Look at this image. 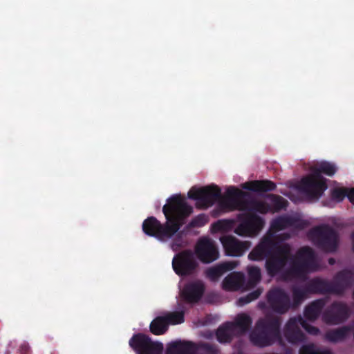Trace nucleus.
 <instances>
[{
	"label": "nucleus",
	"instance_id": "obj_3",
	"mask_svg": "<svg viewBox=\"0 0 354 354\" xmlns=\"http://www.w3.org/2000/svg\"><path fill=\"white\" fill-rule=\"evenodd\" d=\"M290 267L286 274L294 277H300L317 267L316 255L314 250L308 246L298 250L295 256L292 254Z\"/></svg>",
	"mask_w": 354,
	"mask_h": 354
},
{
	"label": "nucleus",
	"instance_id": "obj_36",
	"mask_svg": "<svg viewBox=\"0 0 354 354\" xmlns=\"http://www.w3.org/2000/svg\"><path fill=\"white\" fill-rule=\"evenodd\" d=\"M183 311H175L171 313H168L164 317H165L167 322H168V326L169 324L176 325L180 324L184 322L185 317H184Z\"/></svg>",
	"mask_w": 354,
	"mask_h": 354
},
{
	"label": "nucleus",
	"instance_id": "obj_34",
	"mask_svg": "<svg viewBox=\"0 0 354 354\" xmlns=\"http://www.w3.org/2000/svg\"><path fill=\"white\" fill-rule=\"evenodd\" d=\"M267 198L271 202V212H278L286 209L288 205V201L281 196L270 194L267 195Z\"/></svg>",
	"mask_w": 354,
	"mask_h": 354
},
{
	"label": "nucleus",
	"instance_id": "obj_35",
	"mask_svg": "<svg viewBox=\"0 0 354 354\" xmlns=\"http://www.w3.org/2000/svg\"><path fill=\"white\" fill-rule=\"evenodd\" d=\"M292 292L295 306L300 304L306 297L307 295L310 294L307 289V284L303 287L293 286Z\"/></svg>",
	"mask_w": 354,
	"mask_h": 354
},
{
	"label": "nucleus",
	"instance_id": "obj_25",
	"mask_svg": "<svg viewBox=\"0 0 354 354\" xmlns=\"http://www.w3.org/2000/svg\"><path fill=\"white\" fill-rule=\"evenodd\" d=\"M242 187L249 191L261 193L273 191L276 189L277 185L271 180H261L247 182L242 185Z\"/></svg>",
	"mask_w": 354,
	"mask_h": 354
},
{
	"label": "nucleus",
	"instance_id": "obj_46",
	"mask_svg": "<svg viewBox=\"0 0 354 354\" xmlns=\"http://www.w3.org/2000/svg\"><path fill=\"white\" fill-rule=\"evenodd\" d=\"M347 197L350 202L354 205V187L351 189L347 193Z\"/></svg>",
	"mask_w": 354,
	"mask_h": 354
},
{
	"label": "nucleus",
	"instance_id": "obj_33",
	"mask_svg": "<svg viewBox=\"0 0 354 354\" xmlns=\"http://www.w3.org/2000/svg\"><path fill=\"white\" fill-rule=\"evenodd\" d=\"M350 328L348 326H342L336 329L329 330L326 334V338L331 342H337L346 339Z\"/></svg>",
	"mask_w": 354,
	"mask_h": 354
},
{
	"label": "nucleus",
	"instance_id": "obj_27",
	"mask_svg": "<svg viewBox=\"0 0 354 354\" xmlns=\"http://www.w3.org/2000/svg\"><path fill=\"white\" fill-rule=\"evenodd\" d=\"M324 304L325 302L322 299H317L313 301L306 306L304 311V317L310 321L313 322L316 320L320 315Z\"/></svg>",
	"mask_w": 354,
	"mask_h": 354
},
{
	"label": "nucleus",
	"instance_id": "obj_41",
	"mask_svg": "<svg viewBox=\"0 0 354 354\" xmlns=\"http://www.w3.org/2000/svg\"><path fill=\"white\" fill-rule=\"evenodd\" d=\"M172 237H174L170 246L171 248L176 252L185 246L183 232H177Z\"/></svg>",
	"mask_w": 354,
	"mask_h": 354
},
{
	"label": "nucleus",
	"instance_id": "obj_13",
	"mask_svg": "<svg viewBox=\"0 0 354 354\" xmlns=\"http://www.w3.org/2000/svg\"><path fill=\"white\" fill-rule=\"evenodd\" d=\"M270 308L279 314H284L290 308V299L284 290L280 288H271L266 295Z\"/></svg>",
	"mask_w": 354,
	"mask_h": 354
},
{
	"label": "nucleus",
	"instance_id": "obj_47",
	"mask_svg": "<svg viewBox=\"0 0 354 354\" xmlns=\"http://www.w3.org/2000/svg\"><path fill=\"white\" fill-rule=\"evenodd\" d=\"M351 239H352V248L354 252V232L351 234Z\"/></svg>",
	"mask_w": 354,
	"mask_h": 354
},
{
	"label": "nucleus",
	"instance_id": "obj_15",
	"mask_svg": "<svg viewBox=\"0 0 354 354\" xmlns=\"http://www.w3.org/2000/svg\"><path fill=\"white\" fill-rule=\"evenodd\" d=\"M350 315L347 304L341 301H334L324 312L323 319L329 324H339L344 322Z\"/></svg>",
	"mask_w": 354,
	"mask_h": 354
},
{
	"label": "nucleus",
	"instance_id": "obj_29",
	"mask_svg": "<svg viewBox=\"0 0 354 354\" xmlns=\"http://www.w3.org/2000/svg\"><path fill=\"white\" fill-rule=\"evenodd\" d=\"M235 335L232 328L230 326V322L219 326L216 333V339L220 343H230Z\"/></svg>",
	"mask_w": 354,
	"mask_h": 354
},
{
	"label": "nucleus",
	"instance_id": "obj_31",
	"mask_svg": "<svg viewBox=\"0 0 354 354\" xmlns=\"http://www.w3.org/2000/svg\"><path fill=\"white\" fill-rule=\"evenodd\" d=\"M248 279L245 281V290L254 288L261 279V272L259 268L250 266L248 268Z\"/></svg>",
	"mask_w": 354,
	"mask_h": 354
},
{
	"label": "nucleus",
	"instance_id": "obj_18",
	"mask_svg": "<svg viewBox=\"0 0 354 354\" xmlns=\"http://www.w3.org/2000/svg\"><path fill=\"white\" fill-rule=\"evenodd\" d=\"M299 316L290 317L285 325L283 335L289 343L298 344L305 341V334L300 329Z\"/></svg>",
	"mask_w": 354,
	"mask_h": 354
},
{
	"label": "nucleus",
	"instance_id": "obj_44",
	"mask_svg": "<svg viewBox=\"0 0 354 354\" xmlns=\"http://www.w3.org/2000/svg\"><path fill=\"white\" fill-rule=\"evenodd\" d=\"M201 348L210 354H216L218 351V348L216 345L209 343L202 344Z\"/></svg>",
	"mask_w": 354,
	"mask_h": 354
},
{
	"label": "nucleus",
	"instance_id": "obj_6",
	"mask_svg": "<svg viewBox=\"0 0 354 354\" xmlns=\"http://www.w3.org/2000/svg\"><path fill=\"white\" fill-rule=\"evenodd\" d=\"M311 234L317 246L321 250L333 252L338 246V234L328 225H323L312 230Z\"/></svg>",
	"mask_w": 354,
	"mask_h": 354
},
{
	"label": "nucleus",
	"instance_id": "obj_7",
	"mask_svg": "<svg viewBox=\"0 0 354 354\" xmlns=\"http://www.w3.org/2000/svg\"><path fill=\"white\" fill-rule=\"evenodd\" d=\"M247 197L250 194L243 192L237 187H230L227 189L224 196L218 199V206L221 209L232 211H245V203Z\"/></svg>",
	"mask_w": 354,
	"mask_h": 354
},
{
	"label": "nucleus",
	"instance_id": "obj_43",
	"mask_svg": "<svg viewBox=\"0 0 354 354\" xmlns=\"http://www.w3.org/2000/svg\"><path fill=\"white\" fill-rule=\"evenodd\" d=\"M347 193L346 189H334L331 192V197L333 200L340 202L346 196H347Z\"/></svg>",
	"mask_w": 354,
	"mask_h": 354
},
{
	"label": "nucleus",
	"instance_id": "obj_40",
	"mask_svg": "<svg viewBox=\"0 0 354 354\" xmlns=\"http://www.w3.org/2000/svg\"><path fill=\"white\" fill-rule=\"evenodd\" d=\"M232 223L231 220H218L212 224V229L214 232H225L231 229Z\"/></svg>",
	"mask_w": 354,
	"mask_h": 354
},
{
	"label": "nucleus",
	"instance_id": "obj_20",
	"mask_svg": "<svg viewBox=\"0 0 354 354\" xmlns=\"http://www.w3.org/2000/svg\"><path fill=\"white\" fill-rule=\"evenodd\" d=\"M205 286L201 281L192 282L185 286L181 297L187 303H196L202 297Z\"/></svg>",
	"mask_w": 354,
	"mask_h": 354
},
{
	"label": "nucleus",
	"instance_id": "obj_8",
	"mask_svg": "<svg viewBox=\"0 0 354 354\" xmlns=\"http://www.w3.org/2000/svg\"><path fill=\"white\" fill-rule=\"evenodd\" d=\"M326 182L315 174H312L301 178L298 189L308 198L311 200L319 199L327 189Z\"/></svg>",
	"mask_w": 354,
	"mask_h": 354
},
{
	"label": "nucleus",
	"instance_id": "obj_17",
	"mask_svg": "<svg viewBox=\"0 0 354 354\" xmlns=\"http://www.w3.org/2000/svg\"><path fill=\"white\" fill-rule=\"evenodd\" d=\"M220 241L228 256L241 257L250 247L248 241H241L232 235L223 236Z\"/></svg>",
	"mask_w": 354,
	"mask_h": 354
},
{
	"label": "nucleus",
	"instance_id": "obj_12",
	"mask_svg": "<svg viewBox=\"0 0 354 354\" xmlns=\"http://www.w3.org/2000/svg\"><path fill=\"white\" fill-rule=\"evenodd\" d=\"M275 239L276 235L268 231L260 243L250 252L248 258L252 261H261L276 252L277 248L281 244L277 243Z\"/></svg>",
	"mask_w": 354,
	"mask_h": 354
},
{
	"label": "nucleus",
	"instance_id": "obj_42",
	"mask_svg": "<svg viewBox=\"0 0 354 354\" xmlns=\"http://www.w3.org/2000/svg\"><path fill=\"white\" fill-rule=\"evenodd\" d=\"M299 322H300L301 326L309 334L313 335H317L319 334L320 330L317 327L307 323V322L300 315H299Z\"/></svg>",
	"mask_w": 354,
	"mask_h": 354
},
{
	"label": "nucleus",
	"instance_id": "obj_39",
	"mask_svg": "<svg viewBox=\"0 0 354 354\" xmlns=\"http://www.w3.org/2000/svg\"><path fill=\"white\" fill-rule=\"evenodd\" d=\"M299 354H332L329 351H320L315 344H310L303 345L300 349Z\"/></svg>",
	"mask_w": 354,
	"mask_h": 354
},
{
	"label": "nucleus",
	"instance_id": "obj_28",
	"mask_svg": "<svg viewBox=\"0 0 354 354\" xmlns=\"http://www.w3.org/2000/svg\"><path fill=\"white\" fill-rule=\"evenodd\" d=\"M245 207V210L259 212L261 214H266L271 212V206L270 205L266 202L252 198L250 196L247 197Z\"/></svg>",
	"mask_w": 354,
	"mask_h": 354
},
{
	"label": "nucleus",
	"instance_id": "obj_9",
	"mask_svg": "<svg viewBox=\"0 0 354 354\" xmlns=\"http://www.w3.org/2000/svg\"><path fill=\"white\" fill-rule=\"evenodd\" d=\"M240 223L234 232L242 236L254 237L257 236L265 225L264 219L260 216L248 213L239 218Z\"/></svg>",
	"mask_w": 354,
	"mask_h": 354
},
{
	"label": "nucleus",
	"instance_id": "obj_16",
	"mask_svg": "<svg viewBox=\"0 0 354 354\" xmlns=\"http://www.w3.org/2000/svg\"><path fill=\"white\" fill-rule=\"evenodd\" d=\"M331 282L333 295H342L354 283V271L344 269L335 274Z\"/></svg>",
	"mask_w": 354,
	"mask_h": 354
},
{
	"label": "nucleus",
	"instance_id": "obj_30",
	"mask_svg": "<svg viewBox=\"0 0 354 354\" xmlns=\"http://www.w3.org/2000/svg\"><path fill=\"white\" fill-rule=\"evenodd\" d=\"M168 322L164 316H158L152 320L149 325L150 332L155 335L165 334L168 330Z\"/></svg>",
	"mask_w": 354,
	"mask_h": 354
},
{
	"label": "nucleus",
	"instance_id": "obj_26",
	"mask_svg": "<svg viewBox=\"0 0 354 354\" xmlns=\"http://www.w3.org/2000/svg\"><path fill=\"white\" fill-rule=\"evenodd\" d=\"M251 324L252 319L246 314H239L234 322H230V326L236 336L245 334L250 328Z\"/></svg>",
	"mask_w": 354,
	"mask_h": 354
},
{
	"label": "nucleus",
	"instance_id": "obj_23",
	"mask_svg": "<svg viewBox=\"0 0 354 354\" xmlns=\"http://www.w3.org/2000/svg\"><path fill=\"white\" fill-rule=\"evenodd\" d=\"M198 346L192 342L176 341L168 344L166 354H195Z\"/></svg>",
	"mask_w": 354,
	"mask_h": 354
},
{
	"label": "nucleus",
	"instance_id": "obj_24",
	"mask_svg": "<svg viewBox=\"0 0 354 354\" xmlns=\"http://www.w3.org/2000/svg\"><path fill=\"white\" fill-rule=\"evenodd\" d=\"M307 289L310 294H333L330 281L318 277L310 279L307 283Z\"/></svg>",
	"mask_w": 354,
	"mask_h": 354
},
{
	"label": "nucleus",
	"instance_id": "obj_4",
	"mask_svg": "<svg viewBox=\"0 0 354 354\" xmlns=\"http://www.w3.org/2000/svg\"><path fill=\"white\" fill-rule=\"evenodd\" d=\"M188 197L196 201V207L201 209L212 206L221 197V189L212 185L201 188L192 187L188 192Z\"/></svg>",
	"mask_w": 354,
	"mask_h": 354
},
{
	"label": "nucleus",
	"instance_id": "obj_32",
	"mask_svg": "<svg viewBox=\"0 0 354 354\" xmlns=\"http://www.w3.org/2000/svg\"><path fill=\"white\" fill-rule=\"evenodd\" d=\"M313 171L317 174L319 177L326 182V179L322 176V174L328 176H333L337 171V167L335 164L323 161L318 164L313 169Z\"/></svg>",
	"mask_w": 354,
	"mask_h": 354
},
{
	"label": "nucleus",
	"instance_id": "obj_2",
	"mask_svg": "<svg viewBox=\"0 0 354 354\" xmlns=\"http://www.w3.org/2000/svg\"><path fill=\"white\" fill-rule=\"evenodd\" d=\"M281 326L280 317H270L260 319L250 334V341L254 346L259 348L271 346L276 342L281 344Z\"/></svg>",
	"mask_w": 354,
	"mask_h": 354
},
{
	"label": "nucleus",
	"instance_id": "obj_45",
	"mask_svg": "<svg viewBox=\"0 0 354 354\" xmlns=\"http://www.w3.org/2000/svg\"><path fill=\"white\" fill-rule=\"evenodd\" d=\"M19 351L21 354H30V348L27 343H23L20 346Z\"/></svg>",
	"mask_w": 354,
	"mask_h": 354
},
{
	"label": "nucleus",
	"instance_id": "obj_37",
	"mask_svg": "<svg viewBox=\"0 0 354 354\" xmlns=\"http://www.w3.org/2000/svg\"><path fill=\"white\" fill-rule=\"evenodd\" d=\"M261 293L262 289L259 288L254 290V291L248 293L247 295L240 297L237 300L236 304L239 306H245L250 303L251 301L258 299L259 297L261 295Z\"/></svg>",
	"mask_w": 354,
	"mask_h": 354
},
{
	"label": "nucleus",
	"instance_id": "obj_49",
	"mask_svg": "<svg viewBox=\"0 0 354 354\" xmlns=\"http://www.w3.org/2000/svg\"><path fill=\"white\" fill-rule=\"evenodd\" d=\"M335 259L333 258H330L328 259V263L330 265H333L335 263Z\"/></svg>",
	"mask_w": 354,
	"mask_h": 354
},
{
	"label": "nucleus",
	"instance_id": "obj_48",
	"mask_svg": "<svg viewBox=\"0 0 354 354\" xmlns=\"http://www.w3.org/2000/svg\"><path fill=\"white\" fill-rule=\"evenodd\" d=\"M283 239H284V240H286V239H288L290 238V234H288V233H286V234H283Z\"/></svg>",
	"mask_w": 354,
	"mask_h": 354
},
{
	"label": "nucleus",
	"instance_id": "obj_19",
	"mask_svg": "<svg viewBox=\"0 0 354 354\" xmlns=\"http://www.w3.org/2000/svg\"><path fill=\"white\" fill-rule=\"evenodd\" d=\"M289 227L303 229L305 227V223L295 217L279 216L271 221L268 232L276 235L277 232L285 230Z\"/></svg>",
	"mask_w": 354,
	"mask_h": 354
},
{
	"label": "nucleus",
	"instance_id": "obj_14",
	"mask_svg": "<svg viewBox=\"0 0 354 354\" xmlns=\"http://www.w3.org/2000/svg\"><path fill=\"white\" fill-rule=\"evenodd\" d=\"M195 254L203 263H210L219 258L218 249L214 241L209 238L200 239L195 247Z\"/></svg>",
	"mask_w": 354,
	"mask_h": 354
},
{
	"label": "nucleus",
	"instance_id": "obj_10",
	"mask_svg": "<svg viewBox=\"0 0 354 354\" xmlns=\"http://www.w3.org/2000/svg\"><path fill=\"white\" fill-rule=\"evenodd\" d=\"M129 344L137 354H162L164 348L161 342H153L148 335L140 333L134 334Z\"/></svg>",
	"mask_w": 354,
	"mask_h": 354
},
{
	"label": "nucleus",
	"instance_id": "obj_11",
	"mask_svg": "<svg viewBox=\"0 0 354 354\" xmlns=\"http://www.w3.org/2000/svg\"><path fill=\"white\" fill-rule=\"evenodd\" d=\"M174 272L179 276H188L194 274L198 267L193 252L189 250L180 252L172 260Z\"/></svg>",
	"mask_w": 354,
	"mask_h": 354
},
{
	"label": "nucleus",
	"instance_id": "obj_21",
	"mask_svg": "<svg viewBox=\"0 0 354 354\" xmlns=\"http://www.w3.org/2000/svg\"><path fill=\"white\" fill-rule=\"evenodd\" d=\"M237 266L236 261H226L208 268L205 271V275L211 281H217L226 272L234 269Z\"/></svg>",
	"mask_w": 354,
	"mask_h": 354
},
{
	"label": "nucleus",
	"instance_id": "obj_1",
	"mask_svg": "<svg viewBox=\"0 0 354 354\" xmlns=\"http://www.w3.org/2000/svg\"><path fill=\"white\" fill-rule=\"evenodd\" d=\"M192 212V207L180 195H174L162 207L165 223H161L156 217L149 216L143 221L142 230L147 236L166 241L179 231Z\"/></svg>",
	"mask_w": 354,
	"mask_h": 354
},
{
	"label": "nucleus",
	"instance_id": "obj_5",
	"mask_svg": "<svg viewBox=\"0 0 354 354\" xmlns=\"http://www.w3.org/2000/svg\"><path fill=\"white\" fill-rule=\"evenodd\" d=\"M292 257L291 247L283 243L277 248L276 252L266 258V269L269 276L273 277L281 273Z\"/></svg>",
	"mask_w": 354,
	"mask_h": 354
},
{
	"label": "nucleus",
	"instance_id": "obj_38",
	"mask_svg": "<svg viewBox=\"0 0 354 354\" xmlns=\"http://www.w3.org/2000/svg\"><path fill=\"white\" fill-rule=\"evenodd\" d=\"M209 222V216L205 214H200L192 219L188 223L187 228L201 227Z\"/></svg>",
	"mask_w": 354,
	"mask_h": 354
},
{
	"label": "nucleus",
	"instance_id": "obj_22",
	"mask_svg": "<svg viewBox=\"0 0 354 354\" xmlns=\"http://www.w3.org/2000/svg\"><path fill=\"white\" fill-rule=\"evenodd\" d=\"M222 288L227 291H236L245 289V275L242 272H233L225 277Z\"/></svg>",
	"mask_w": 354,
	"mask_h": 354
}]
</instances>
